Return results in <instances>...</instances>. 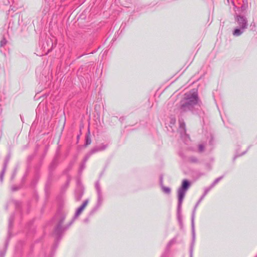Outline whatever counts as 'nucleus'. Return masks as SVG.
<instances>
[{
	"label": "nucleus",
	"mask_w": 257,
	"mask_h": 257,
	"mask_svg": "<svg viewBox=\"0 0 257 257\" xmlns=\"http://www.w3.org/2000/svg\"><path fill=\"white\" fill-rule=\"evenodd\" d=\"M88 201L89 200L87 199L83 202L82 204L76 210L73 219L67 224L62 225L65 219V214L59 212L56 215L55 219L57 221V224L54 229L53 235L55 237L57 241L61 238L63 233L72 224L75 219L80 215L88 204Z\"/></svg>",
	"instance_id": "nucleus-1"
},
{
	"label": "nucleus",
	"mask_w": 257,
	"mask_h": 257,
	"mask_svg": "<svg viewBox=\"0 0 257 257\" xmlns=\"http://www.w3.org/2000/svg\"><path fill=\"white\" fill-rule=\"evenodd\" d=\"M190 185V182L188 180L184 179L182 181L181 186L178 188L177 191L178 205L177 216L178 221L181 227L183 226L182 217L181 215L182 204L185 194Z\"/></svg>",
	"instance_id": "nucleus-2"
},
{
	"label": "nucleus",
	"mask_w": 257,
	"mask_h": 257,
	"mask_svg": "<svg viewBox=\"0 0 257 257\" xmlns=\"http://www.w3.org/2000/svg\"><path fill=\"white\" fill-rule=\"evenodd\" d=\"M198 102V94L196 91L193 90L185 94L184 100L181 101L180 110L181 112L191 110L194 106Z\"/></svg>",
	"instance_id": "nucleus-3"
},
{
	"label": "nucleus",
	"mask_w": 257,
	"mask_h": 257,
	"mask_svg": "<svg viewBox=\"0 0 257 257\" xmlns=\"http://www.w3.org/2000/svg\"><path fill=\"white\" fill-rule=\"evenodd\" d=\"M234 20L237 27L232 31V35L235 37H238L247 29L248 21L245 16L236 14L234 15Z\"/></svg>",
	"instance_id": "nucleus-4"
},
{
	"label": "nucleus",
	"mask_w": 257,
	"mask_h": 257,
	"mask_svg": "<svg viewBox=\"0 0 257 257\" xmlns=\"http://www.w3.org/2000/svg\"><path fill=\"white\" fill-rule=\"evenodd\" d=\"M203 199V196H201L198 202L196 203L195 205L194 209L192 211V215H191V229H192V243L190 248V257H193V246L195 243V216L196 209L201 202V201Z\"/></svg>",
	"instance_id": "nucleus-5"
},
{
	"label": "nucleus",
	"mask_w": 257,
	"mask_h": 257,
	"mask_svg": "<svg viewBox=\"0 0 257 257\" xmlns=\"http://www.w3.org/2000/svg\"><path fill=\"white\" fill-rule=\"evenodd\" d=\"M95 187L97 192V200L96 206L93 209V211H95L98 208H99L103 202L102 190L99 181H97L95 183Z\"/></svg>",
	"instance_id": "nucleus-6"
},
{
	"label": "nucleus",
	"mask_w": 257,
	"mask_h": 257,
	"mask_svg": "<svg viewBox=\"0 0 257 257\" xmlns=\"http://www.w3.org/2000/svg\"><path fill=\"white\" fill-rule=\"evenodd\" d=\"M207 139L208 140V143L207 142L203 143L199 145L198 151L200 153H202L204 151L205 148L210 151L212 150V146L213 145V137L211 134H209L207 136Z\"/></svg>",
	"instance_id": "nucleus-7"
},
{
	"label": "nucleus",
	"mask_w": 257,
	"mask_h": 257,
	"mask_svg": "<svg viewBox=\"0 0 257 257\" xmlns=\"http://www.w3.org/2000/svg\"><path fill=\"white\" fill-rule=\"evenodd\" d=\"M179 132L180 134L181 137L182 138L183 137H187V135L186 134V127H185V124L183 119H179Z\"/></svg>",
	"instance_id": "nucleus-8"
},
{
	"label": "nucleus",
	"mask_w": 257,
	"mask_h": 257,
	"mask_svg": "<svg viewBox=\"0 0 257 257\" xmlns=\"http://www.w3.org/2000/svg\"><path fill=\"white\" fill-rule=\"evenodd\" d=\"M107 145L105 144H101L99 146H96L92 148L91 151L93 154L96 153L98 152L102 151L106 149Z\"/></svg>",
	"instance_id": "nucleus-9"
},
{
	"label": "nucleus",
	"mask_w": 257,
	"mask_h": 257,
	"mask_svg": "<svg viewBox=\"0 0 257 257\" xmlns=\"http://www.w3.org/2000/svg\"><path fill=\"white\" fill-rule=\"evenodd\" d=\"M91 143V140L90 137V133L89 130L88 129V133L86 134L85 136V146H87L90 145Z\"/></svg>",
	"instance_id": "nucleus-10"
},
{
	"label": "nucleus",
	"mask_w": 257,
	"mask_h": 257,
	"mask_svg": "<svg viewBox=\"0 0 257 257\" xmlns=\"http://www.w3.org/2000/svg\"><path fill=\"white\" fill-rule=\"evenodd\" d=\"M8 242H9V239H7V240L6 241L5 246L3 250H0V257H5L6 252L8 247Z\"/></svg>",
	"instance_id": "nucleus-11"
},
{
	"label": "nucleus",
	"mask_w": 257,
	"mask_h": 257,
	"mask_svg": "<svg viewBox=\"0 0 257 257\" xmlns=\"http://www.w3.org/2000/svg\"><path fill=\"white\" fill-rule=\"evenodd\" d=\"M162 178H161V188L163 190V191L167 194H169L171 193V189L169 187H165L162 184Z\"/></svg>",
	"instance_id": "nucleus-12"
},
{
	"label": "nucleus",
	"mask_w": 257,
	"mask_h": 257,
	"mask_svg": "<svg viewBox=\"0 0 257 257\" xmlns=\"http://www.w3.org/2000/svg\"><path fill=\"white\" fill-rule=\"evenodd\" d=\"M83 192L81 190L76 191L75 193V198L76 201H79L83 195Z\"/></svg>",
	"instance_id": "nucleus-13"
},
{
	"label": "nucleus",
	"mask_w": 257,
	"mask_h": 257,
	"mask_svg": "<svg viewBox=\"0 0 257 257\" xmlns=\"http://www.w3.org/2000/svg\"><path fill=\"white\" fill-rule=\"evenodd\" d=\"M14 215H12L9 219V235H10V230L12 227V226H13V222L14 221Z\"/></svg>",
	"instance_id": "nucleus-14"
},
{
	"label": "nucleus",
	"mask_w": 257,
	"mask_h": 257,
	"mask_svg": "<svg viewBox=\"0 0 257 257\" xmlns=\"http://www.w3.org/2000/svg\"><path fill=\"white\" fill-rule=\"evenodd\" d=\"M248 8V1L247 0H243L242 6H241V10L242 11H245Z\"/></svg>",
	"instance_id": "nucleus-15"
},
{
	"label": "nucleus",
	"mask_w": 257,
	"mask_h": 257,
	"mask_svg": "<svg viewBox=\"0 0 257 257\" xmlns=\"http://www.w3.org/2000/svg\"><path fill=\"white\" fill-rule=\"evenodd\" d=\"M188 160L189 162L192 163H198L199 162L198 159L194 156L189 157Z\"/></svg>",
	"instance_id": "nucleus-16"
},
{
	"label": "nucleus",
	"mask_w": 257,
	"mask_h": 257,
	"mask_svg": "<svg viewBox=\"0 0 257 257\" xmlns=\"http://www.w3.org/2000/svg\"><path fill=\"white\" fill-rule=\"evenodd\" d=\"M223 178V176L219 177L216 178L210 185V188H213L215 186V185L217 184Z\"/></svg>",
	"instance_id": "nucleus-17"
},
{
	"label": "nucleus",
	"mask_w": 257,
	"mask_h": 257,
	"mask_svg": "<svg viewBox=\"0 0 257 257\" xmlns=\"http://www.w3.org/2000/svg\"><path fill=\"white\" fill-rule=\"evenodd\" d=\"M10 156L9 155L7 156V157L5 159L3 169L6 170L7 167L8 165V164L10 161Z\"/></svg>",
	"instance_id": "nucleus-18"
},
{
	"label": "nucleus",
	"mask_w": 257,
	"mask_h": 257,
	"mask_svg": "<svg viewBox=\"0 0 257 257\" xmlns=\"http://www.w3.org/2000/svg\"><path fill=\"white\" fill-rule=\"evenodd\" d=\"M93 154V153L92 152V151L90 150L87 154L85 156V157H84V160H83V162H84V163H86V162H87V161L88 160V159L89 158V157L92 155Z\"/></svg>",
	"instance_id": "nucleus-19"
},
{
	"label": "nucleus",
	"mask_w": 257,
	"mask_h": 257,
	"mask_svg": "<svg viewBox=\"0 0 257 257\" xmlns=\"http://www.w3.org/2000/svg\"><path fill=\"white\" fill-rule=\"evenodd\" d=\"M93 154V153L92 152V151L90 150L87 154L85 156V157H84V160H83V162H84V163H86V162H87V161L88 160V159L89 158V157L92 155Z\"/></svg>",
	"instance_id": "nucleus-20"
},
{
	"label": "nucleus",
	"mask_w": 257,
	"mask_h": 257,
	"mask_svg": "<svg viewBox=\"0 0 257 257\" xmlns=\"http://www.w3.org/2000/svg\"><path fill=\"white\" fill-rule=\"evenodd\" d=\"M176 238H173L171 239L167 244V250H169L171 246L173 244L176 242Z\"/></svg>",
	"instance_id": "nucleus-21"
},
{
	"label": "nucleus",
	"mask_w": 257,
	"mask_h": 257,
	"mask_svg": "<svg viewBox=\"0 0 257 257\" xmlns=\"http://www.w3.org/2000/svg\"><path fill=\"white\" fill-rule=\"evenodd\" d=\"M7 43V41L5 38H3L2 40L0 42V47H4L6 44Z\"/></svg>",
	"instance_id": "nucleus-22"
},
{
	"label": "nucleus",
	"mask_w": 257,
	"mask_h": 257,
	"mask_svg": "<svg viewBox=\"0 0 257 257\" xmlns=\"http://www.w3.org/2000/svg\"><path fill=\"white\" fill-rule=\"evenodd\" d=\"M212 189V188H210V186H209L208 188H206L204 189V192L203 194L201 196H203V198L206 195V194L208 193V192Z\"/></svg>",
	"instance_id": "nucleus-23"
},
{
	"label": "nucleus",
	"mask_w": 257,
	"mask_h": 257,
	"mask_svg": "<svg viewBox=\"0 0 257 257\" xmlns=\"http://www.w3.org/2000/svg\"><path fill=\"white\" fill-rule=\"evenodd\" d=\"M6 170L3 169V170H2V171L1 173V174H0V180H1V181L2 182L3 181L4 176V174L5 173Z\"/></svg>",
	"instance_id": "nucleus-24"
},
{
	"label": "nucleus",
	"mask_w": 257,
	"mask_h": 257,
	"mask_svg": "<svg viewBox=\"0 0 257 257\" xmlns=\"http://www.w3.org/2000/svg\"><path fill=\"white\" fill-rule=\"evenodd\" d=\"M85 163H84V162H83L81 164L80 167V170L79 171L80 172H81L83 171V170L85 168Z\"/></svg>",
	"instance_id": "nucleus-25"
},
{
	"label": "nucleus",
	"mask_w": 257,
	"mask_h": 257,
	"mask_svg": "<svg viewBox=\"0 0 257 257\" xmlns=\"http://www.w3.org/2000/svg\"><path fill=\"white\" fill-rule=\"evenodd\" d=\"M13 202L17 208H18L20 205V202H19V201H13Z\"/></svg>",
	"instance_id": "nucleus-26"
},
{
	"label": "nucleus",
	"mask_w": 257,
	"mask_h": 257,
	"mask_svg": "<svg viewBox=\"0 0 257 257\" xmlns=\"http://www.w3.org/2000/svg\"><path fill=\"white\" fill-rule=\"evenodd\" d=\"M248 148L246 151H245L244 152H243L242 154H236V155H235V156H234V160L236 158H237V157H239V156H242V155H243L245 154L246 153V152L247 151V150H248Z\"/></svg>",
	"instance_id": "nucleus-27"
},
{
	"label": "nucleus",
	"mask_w": 257,
	"mask_h": 257,
	"mask_svg": "<svg viewBox=\"0 0 257 257\" xmlns=\"http://www.w3.org/2000/svg\"><path fill=\"white\" fill-rule=\"evenodd\" d=\"M176 122V119L174 117L170 118V123L174 125Z\"/></svg>",
	"instance_id": "nucleus-28"
},
{
	"label": "nucleus",
	"mask_w": 257,
	"mask_h": 257,
	"mask_svg": "<svg viewBox=\"0 0 257 257\" xmlns=\"http://www.w3.org/2000/svg\"><path fill=\"white\" fill-rule=\"evenodd\" d=\"M11 189L13 191H15L18 190L19 189V188L16 186H13L12 187Z\"/></svg>",
	"instance_id": "nucleus-29"
},
{
	"label": "nucleus",
	"mask_w": 257,
	"mask_h": 257,
	"mask_svg": "<svg viewBox=\"0 0 257 257\" xmlns=\"http://www.w3.org/2000/svg\"><path fill=\"white\" fill-rule=\"evenodd\" d=\"M16 171L15 170L14 173H13V175L12 176V177H11V179H13L14 178V177H15L16 176Z\"/></svg>",
	"instance_id": "nucleus-30"
},
{
	"label": "nucleus",
	"mask_w": 257,
	"mask_h": 257,
	"mask_svg": "<svg viewBox=\"0 0 257 257\" xmlns=\"http://www.w3.org/2000/svg\"><path fill=\"white\" fill-rule=\"evenodd\" d=\"M251 26H253V27H255V23L254 22H252L251 24Z\"/></svg>",
	"instance_id": "nucleus-31"
},
{
	"label": "nucleus",
	"mask_w": 257,
	"mask_h": 257,
	"mask_svg": "<svg viewBox=\"0 0 257 257\" xmlns=\"http://www.w3.org/2000/svg\"><path fill=\"white\" fill-rule=\"evenodd\" d=\"M207 167H208L209 170H210L211 169V166L210 165H207Z\"/></svg>",
	"instance_id": "nucleus-32"
},
{
	"label": "nucleus",
	"mask_w": 257,
	"mask_h": 257,
	"mask_svg": "<svg viewBox=\"0 0 257 257\" xmlns=\"http://www.w3.org/2000/svg\"><path fill=\"white\" fill-rule=\"evenodd\" d=\"M205 175V174H204V173H201V174H200V176H201V175Z\"/></svg>",
	"instance_id": "nucleus-33"
},
{
	"label": "nucleus",
	"mask_w": 257,
	"mask_h": 257,
	"mask_svg": "<svg viewBox=\"0 0 257 257\" xmlns=\"http://www.w3.org/2000/svg\"><path fill=\"white\" fill-rule=\"evenodd\" d=\"M55 246H57V243H56V244H55Z\"/></svg>",
	"instance_id": "nucleus-34"
},
{
	"label": "nucleus",
	"mask_w": 257,
	"mask_h": 257,
	"mask_svg": "<svg viewBox=\"0 0 257 257\" xmlns=\"http://www.w3.org/2000/svg\"><path fill=\"white\" fill-rule=\"evenodd\" d=\"M256 257H257V255H256Z\"/></svg>",
	"instance_id": "nucleus-35"
},
{
	"label": "nucleus",
	"mask_w": 257,
	"mask_h": 257,
	"mask_svg": "<svg viewBox=\"0 0 257 257\" xmlns=\"http://www.w3.org/2000/svg\"><path fill=\"white\" fill-rule=\"evenodd\" d=\"M162 257H163V256H162Z\"/></svg>",
	"instance_id": "nucleus-36"
}]
</instances>
